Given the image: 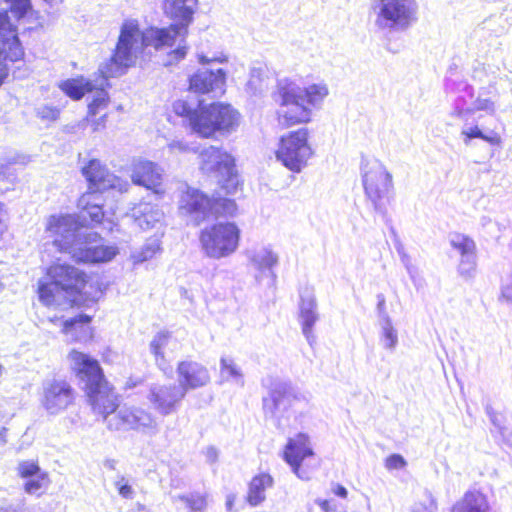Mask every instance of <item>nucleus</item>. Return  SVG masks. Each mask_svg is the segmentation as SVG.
Segmentation results:
<instances>
[{"mask_svg": "<svg viewBox=\"0 0 512 512\" xmlns=\"http://www.w3.org/2000/svg\"><path fill=\"white\" fill-rule=\"evenodd\" d=\"M416 0H378L376 24L383 28H407L417 20Z\"/></svg>", "mask_w": 512, "mask_h": 512, "instance_id": "obj_14", "label": "nucleus"}, {"mask_svg": "<svg viewBox=\"0 0 512 512\" xmlns=\"http://www.w3.org/2000/svg\"><path fill=\"white\" fill-rule=\"evenodd\" d=\"M170 149L178 150L180 152L188 151L189 147L187 144L182 143L181 141H173L169 145Z\"/></svg>", "mask_w": 512, "mask_h": 512, "instance_id": "obj_46", "label": "nucleus"}, {"mask_svg": "<svg viewBox=\"0 0 512 512\" xmlns=\"http://www.w3.org/2000/svg\"><path fill=\"white\" fill-rule=\"evenodd\" d=\"M363 186L368 198L375 204L389 199L393 185L392 176L380 164H374L363 175Z\"/></svg>", "mask_w": 512, "mask_h": 512, "instance_id": "obj_18", "label": "nucleus"}, {"mask_svg": "<svg viewBox=\"0 0 512 512\" xmlns=\"http://www.w3.org/2000/svg\"><path fill=\"white\" fill-rule=\"evenodd\" d=\"M492 106V103H489V102H485L484 104L480 105L477 107L478 110H483V109H487L489 107Z\"/></svg>", "mask_w": 512, "mask_h": 512, "instance_id": "obj_51", "label": "nucleus"}, {"mask_svg": "<svg viewBox=\"0 0 512 512\" xmlns=\"http://www.w3.org/2000/svg\"><path fill=\"white\" fill-rule=\"evenodd\" d=\"M162 216L161 210L150 203L139 202L132 208L133 221L141 230L153 228Z\"/></svg>", "mask_w": 512, "mask_h": 512, "instance_id": "obj_27", "label": "nucleus"}, {"mask_svg": "<svg viewBox=\"0 0 512 512\" xmlns=\"http://www.w3.org/2000/svg\"><path fill=\"white\" fill-rule=\"evenodd\" d=\"M59 89L74 101L81 100L86 94L93 93V97L87 106L84 121L93 132H98L106 127L110 105V96L104 87H96L92 81L83 76L69 78L58 84Z\"/></svg>", "mask_w": 512, "mask_h": 512, "instance_id": "obj_7", "label": "nucleus"}, {"mask_svg": "<svg viewBox=\"0 0 512 512\" xmlns=\"http://www.w3.org/2000/svg\"><path fill=\"white\" fill-rule=\"evenodd\" d=\"M510 289H511L510 287H506V288H505V291L502 293V296H503V297H506V298L508 299V298H509V294H508V292H509V290H510Z\"/></svg>", "mask_w": 512, "mask_h": 512, "instance_id": "obj_52", "label": "nucleus"}, {"mask_svg": "<svg viewBox=\"0 0 512 512\" xmlns=\"http://www.w3.org/2000/svg\"><path fill=\"white\" fill-rule=\"evenodd\" d=\"M171 340V333L168 331L158 332L150 342V350L156 363L165 362L164 351L168 347Z\"/></svg>", "mask_w": 512, "mask_h": 512, "instance_id": "obj_30", "label": "nucleus"}, {"mask_svg": "<svg viewBox=\"0 0 512 512\" xmlns=\"http://www.w3.org/2000/svg\"><path fill=\"white\" fill-rule=\"evenodd\" d=\"M283 460L300 479L308 480L319 466L311 441L306 433H297L288 438L283 451Z\"/></svg>", "mask_w": 512, "mask_h": 512, "instance_id": "obj_10", "label": "nucleus"}, {"mask_svg": "<svg viewBox=\"0 0 512 512\" xmlns=\"http://www.w3.org/2000/svg\"><path fill=\"white\" fill-rule=\"evenodd\" d=\"M117 254L113 246L99 244L85 246L79 250V260L84 263H101L112 260Z\"/></svg>", "mask_w": 512, "mask_h": 512, "instance_id": "obj_28", "label": "nucleus"}, {"mask_svg": "<svg viewBox=\"0 0 512 512\" xmlns=\"http://www.w3.org/2000/svg\"><path fill=\"white\" fill-rule=\"evenodd\" d=\"M406 465L405 459L400 454H391L384 461V466L389 471L402 469Z\"/></svg>", "mask_w": 512, "mask_h": 512, "instance_id": "obj_38", "label": "nucleus"}, {"mask_svg": "<svg viewBox=\"0 0 512 512\" xmlns=\"http://www.w3.org/2000/svg\"><path fill=\"white\" fill-rule=\"evenodd\" d=\"M92 322V316L87 314H78L72 318H69L62 323L61 332L65 335L73 336V341H78V333L82 331V327L87 326L90 334H92V328L89 327Z\"/></svg>", "mask_w": 512, "mask_h": 512, "instance_id": "obj_29", "label": "nucleus"}, {"mask_svg": "<svg viewBox=\"0 0 512 512\" xmlns=\"http://www.w3.org/2000/svg\"><path fill=\"white\" fill-rule=\"evenodd\" d=\"M10 5V11L17 19L25 17L33 11L31 0H5Z\"/></svg>", "mask_w": 512, "mask_h": 512, "instance_id": "obj_35", "label": "nucleus"}, {"mask_svg": "<svg viewBox=\"0 0 512 512\" xmlns=\"http://www.w3.org/2000/svg\"><path fill=\"white\" fill-rule=\"evenodd\" d=\"M60 114V110L54 106H43L38 111V115L42 120L46 121H55L58 119Z\"/></svg>", "mask_w": 512, "mask_h": 512, "instance_id": "obj_40", "label": "nucleus"}, {"mask_svg": "<svg viewBox=\"0 0 512 512\" xmlns=\"http://www.w3.org/2000/svg\"><path fill=\"white\" fill-rule=\"evenodd\" d=\"M177 210L180 216L199 225L208 218L235 217L238 214V205L234 199L210 196L198 188L187 186L179 194Z\"/></svg>", "mask_w": 512, "mask_h": 512, "instance_id": "obj_6", "label": "nucleus"}, {"mask_svg": "<svg viewBox=\"0 0 512 512\" xmlns=\"http://www.w3.org/2000/svg\"><path fill=\"white\" fill-rule=\"evenodd\" d=\"M176 372L179 389L184 394L190 390L200 389L210 383L211 376L208 368L195 360L185 359L177 363Z\"/></svg>", "mask_w": 512, "mask_h": 512, "instance_id": "obj_19", "label": "nucleus"}, {"mask_svg": "<svg viewBox=\"0 0 512 512\" xmlns=\"http://www.w3.org/2000/svg\"><path fill=\"white\" fill-rule=\"evenodd\" d=\"M185 396L177 385L169 384L151 388L148 400L156 412L168 416L177 410Z\"/></svg>", "mask_w": 512, "mask_h": 512, "instance_id": "obj_21", "label": "nucleus"}, {"mask_svg": "<svg viewBox=\"0 0 512 512\" xmlns=\"http://www.w3.org/2000/svg\"><path fill=\"white\" fill-rule=\"evenodd\" d=\"M327 95L328 89L324 84H312L302 90L292 81L278 82L273 97L280 107L276 113L279 125L288 129L310 123L313 107L320 104Z\"/></svg>", "mask_w": 512, "mask_h": 512, "instance_id": "obj_5", "label": "nucleus"}, {"mask_svg": "<svg viewBox=\"0 0 512 512\" xmlns=\"http://www.w3.org/2000/svg\"><path fill=\"white\" fill-rule=\"evenodd\" d=\"M198 0H191V4H197Z\"/></svg>", "mask_w": 512, "mask_h": 512, "instance_id": "obj_54", "label": "nucleus"}, {"mask_svg": "<svg viewBox=\"0 0 512 512\" xmlns=\"http://www.w3.org/2000/svg\"><path fill=\"white\" fill-rule=\"evenodd\" d=\"M199 158L200 169L203 172L224 177L219 183L227 194L237 190L239 182L235 170V159L230 153L221 147L209 146L201 151Z\"/></svg>", "mask_w": 512, "mask_h": 512, "instance_id": "obj_12", "label": "nucleus"}, {"mask_svg": "<svg viewBox=\"0 0 512 512\" xmlns=\"http://www.w3.org/2000/svg\"><path fill=\"white\" fill-rule=\"evenodd\" d=\"M179 500L184 503L188 512H205L207 507V496L202 493L181 495Z\"/></svg>", "mask_w": 512, "mask_h": 512, "instance_id": "obj_32", "label": "nucleus"}, {"mask_svg": "<svg viewBox=\"0 0 512 512\" xmlns=\"http://www.w3.org/2000/svg\"><path fill=\"white\" fill-rule=\"evenodd\" d=\"M315 302L310 301L307 307H301L300 316L302 319V330L303 333L308 338L312 332V328L317 320V315L315 313Z\"/></svg>", "mask_w": 512, "mask_h": 512, "instance_id": "obj_33", "label": "nucleus"}, {"mask_svg": "<svg viewBox=\"0 0 512 512\" xmlns=\"http://www.w3.org/2000/svg\"><path fill=\"white\" fill-rule=\"evenodd\" d=\"M77 399V392L69 382L53 379L43 386L41 405L50 414L56 415L70 406Z\"/></svg>", "mask_w": 512, "mask_h": 512, "instance_id": "obj_16", "label": "nucleus"}, {"mask_svg": "<svg viewBox=\"0 0 512 512\" xmlns=\"http://www.w3.org/2000/svg\"><path fill=\"white\" fill-rule=\"evenodd\" d=\"M333 493L340 497V498H343V499H346L347 496H348V491L347 489L343 486V485H340V484H337L333 487Z\"/></svg>", "mask_w": 512, "mask_h": 512, "instance_id": "obj_44", "label": "nucleus"}, {"mask_svg": "<svg viewBox=\"0 0 512 512\" xmlns=\"http://www.w3.org/2000/svg\"><path fill=\"white\" fill-rule=\"evenodd\" d=\"M301 401V395L290 385L278 384L270 389L268 396L263 399V409L266 413H287Z\"/></svg>", "mask_w": 512, "mask_h": 512, "instance_id": "obj_22", "label": "nucleus"}, {"mask_svg": "<svg viewBox=\"0 0 512 512\" xmlns=\"http://www.w3.org/2000/svg\"><path fill=\"white\" fill-rule=\"evenodd\" d=\"M3 210H4V205H3V203L0 202V240L2 239V236L6 230V225L4 224L3 219H2Z\"/></svg>", "mask_w": 512, "mask_h": 512, "instance_id": "obj_47", "label": "nucleus"}, {"mask_svg": "<svg viewBox=\"0 0 512 512\" xmlns=\"http://www.w3.org/2000/svg\"><path fill=\"white\" fill-rule=\"evenodd\" d=\"M475 267H476V264L474 261L463 260V261H461L460 267H459L460 274L463 277L468 278L471 276V272L475 270Z\"/></svg>", "mask_w": 512, "mask_h": 512, "instance_id": "obj_42", "label": "nucleus"}, {"mask_svg": "<svg viewBox=\"0 0 512 512\" xmlns=\"http://www.w3.org/2000/svg\"><path fill=\"white\" fill-rule=\"evenodd\" d=\"M17 475L25 480L23 490L30 495H42L51 483L49 473L41 469L38 460L20 461Z\"/></svg>", "mask_w": 512, "mask_h": 512, "instance_id": "obj_20", "label": "nucleus"}, {"mask_svg": "<svg viewBox=\"0 0 512 512\" xmlns=\"http://www.w3.org/2000/svg\"><path fill=\"white\" fill-rule=\"evenodd\" d=\"M317 504L324 512H332L335 511L336 506L334 503H332L331 500L328 499H320L317 500Z\"/></svg>", "mask_w": 512, "mask_h": 512, "instance_id": "obj_43", "label": "nucleus"}, {"mask_svg": "<svg viewBox=\"0 0 512 512\" xmlns=\"http://www.w3.org/2000/svg\"><path fill=\"white\" fill-rule=\"evenodd\" d=\"M397 341V331L391 325L390 321L387 320L382 329L381 342L383 343L385 348L392 349L396 346Z\"/></svg>", "mask_w": 512, "mask_h": 512, "instance_id": "obj_36", "label": "nucleus"}, {"mask_svg": "<svg viewBox=\"0 0 512 512\" xmlns=\"http://www.w3.org/2000/svg\"><path fill=\"white\" fill-rule=\"evenodd\" d=\"M25 50L18 28L11 21L8 10L0 11V87L9 76L7 63L23 61Z\"/></svg>", "mask_w": 512, "mask_h": 512, "instance_id": "obj_13", "label": "nucleus"}, {"mask_svg": "<svg viewBox=\"0 0 512 512\" xmlns=\"http://www.w3.org/2000/svg\"><path fill=\"white\" fill-rule=\"evenodd\" d=\"M116 485V488L118 490V493L123 497V498H126V499H129V498H132L133 496V489L131 487V485H129L125 480L124 478H122L121 480L117 481L115 483Z\"/></svg>", "mask_w": 512, "mask_h": 512, "instance_id": "obj_41", "label": "nucleus"}, {"mask_svg": "<svg viewBox=\"0 0 512 512\" xmlns=\"http://www.w3.org/2000/svg\"><path fill=\"white\" fill-rule=\"evenodd\" d=\"M143 384L142 379H134V378H128L127 381L124 384V390L133 389L139 385Z\"/></svg>", "mask_w": 512, "mask_h": 512, "instance_id": "obj_45", "label": "nucleus"}, {"mask_svg": "<svg viewBox=\"0 0 512 512\" xmlns=\"http://www.w3.org/2000/svg\"><path fill=\"white\" fill-rule=\"evenodd\" d=\"M465 143H469L472 139H481L490 145L498 146L502 143V137L497 132L484 134L478 126L471 127L462 131Z\"/></svg>", "mask_w": 512, "mask_h": 512, "instance_id": "obj_31", "label": "nucleus"}, {"mask_svg": "<svg viewBox=\"0 0 512 512\" xmlns=\"http://www.w3.org/2000/svg\"><path fill=\"white\" fill-rule=\"evenodd\" d=\"M94 239H101L100 235L98 233L93 234Z\"/></svg>", "mask_w": 512, "mask_h": 512, "instance_id": "obj_53", "label": "nucleus"}, {"mask_svg": "<svg viewBox=\"0 0 512 512\" xmlns=\"http://www.w3.org/2000/svg\"><path fill=\"white\" fill-rule=\"evenodd\" d=\"M198 241L204 255L222 259L234 254L241 241V229L234 221L215 219L198 233Z\"/></svg>", "mask_w": 512, "mask_h": 512, "instance_id": "obj_8", "label": "nucleus"}, {"mask_svg": "<svg viewBox=\"0 0 512 512\" xmlns=\"http://www.w3.org/2000/svg\"><path fill=\"white\" fill-rule=\"evenodd\" d=\"M44 280L38 282L37 294L45 306L57 303L62 296L71 308L88 307L102 294L95 275L67 262L55 261L44 270Z\"/></svg>", "mask_w": 512, "mask_h": 512, "instance_id": "obj_3", "label": "nucleus"}, {"mask_svg": "<svg viewBox=\"0 0 512 512\" xmlns=\"http://www.w3.org/2000/svg\"><path fill=\"white\" fill-rule=\"evenodd\" d=\"M234 500H235V497H234V496H230V497H228V499H227V501H226V506H227V509H228V510H232Z\"/></svg>", "mask_w": 512, "mask_h": 512, "instance_id": "obj_50", "label": "nucleus"}, {"mask_svg": "<svg viewBox=\"0 0 512 512\" xmlns=\"http://www.w3.org/2000/svg\"><path fill=\"white\" fill-rule=\"evenodd\" d=\"M189 47L187 45H180L177 48L167 53L166 66L176 65L181 62L187 55Z\"/></svg>", "mask_w": 512, "mask_h": 512, "instance_id": "obj_37", "label": "nucleus"}, {"mask_svg": "<svg viewBox=\"0 0 512 512\" xmlns=\"http://www.w3.org/2000/svg\"><path fill=\"white\" fill-rule=\"evenodd\" d=\"M80 172L87 184L86 192L103 194L115 191L122 194L130 189V183L114 174L99 158H89L81 166Z\"/></svg>", "mask_w": 512, "mask_h": 512, "instance_id": "obj_11", "label": "nucleus"}, {"mask_svg": "<svg viewBox=\"0 0 512 512\" xmlns=\"http://www.w3.org/2000/svg\"><path fill=\"white\" fill-rule=\"evenodd\" d=\"M77 229H79L78 220L71 214L50 215L45 226V232L52 238L53 245L61 253L69 250L73 232Z\"/></svg>", "mask_w": 512, "mask_h": 512, "instance_id": "obj_17", "label": "nucleus"}, {"mask_svg": "<svg viewBox=\"0 0 512 512\" xmlns=\"http://www.w3.org/2000/svg\"><path fill=\"white\" fill-rule=\"evenodd\" d=\"M274 485V478L267 472H261L254 475L249 484L246 495V502L252 506H258L266 499L265 492Z\"/></svg>", "mask_w": 512, "mask_h": 512, "instance_id": "obj_25", "label": "nucleus"}, {"mask_svg": "<svg viewBox=\"0 0 512 512\" xmlns=\"http://www.w3.org/2000/svg\"><path fill=\"white\" fill-rule=\"evenodd\" d=\"M436 506L431 503L429 507L422 505L420 509H417L415 512H435Z\"/></svg>", "mask_w": 512, "mask_h": 512, "instance_id": "obj_48", "label": "nucleus"}, {"mask_svg": "<svg viewBox=\"0 0 512 512\" xmlns=\"http://www.w3.org/2000/svg\"><path fill=\"white\" fill-rule=\"evenodd\" d=\"M95 193L84 192L78 198V208L82 220L78 221L79 228L100 225L105 218L103 205L93 201Z\"/></svg>", "mask_w": 512, "mask_h": 512, "instance_id": "obj_23", "label": "nucleus"}, {"mask_svg": "<svg viewBox=\"0 0 512 512\" xmlns=\"http://www.w3.org/2000/svg\"><path fill=\"white\" fill-rule=\"evenodd\" d=\"M174 116L182 118L186 127L201 139H216L235 131L241 115L231 104L221 101L205 103L201 100L193 106L187 100L178 99L172 103Z\"/></svg>", "mask_w": 512, "mask_h": 512, "instance_id": "obj_4", "label": "nucleus"}, {"mask_svg": "<svg viewBox=\"0 0 512 512\" xmlns=\"http://www.w3.org/2000/svg\"><path fill=\"white\" fill-rule=\"evenodd\" d=\"M191 0H165V14L172 21L168 27L143 30L136 19L124 20L119 31L114 50L107 63L109 76L123 74L127 69L146 62L151 54L146 52L149 46L155 50L172 47L177 37L185 38L194 19Z\"/></svg>", "mask_w": 512, "mask_h": 512, "instance_id": "obj_1", "label": "nucleus"}, {"mask_svg": "<svg viewBox=\"0 0 512 512\" xmlns=\"http://www.w3.org/2000/svg\"><path fill=\"white\" fill-rule=\"evenodd\" d=\"M129 171L131 182L134 185L143 187L158 197L165 195L163 169L158 163L147 158H133Z\"/></svg>", "mask_w": 512, "mask_h": 512, "instance_id": "obj_15", "label": "nucleus"}, {"mask_svg": "<svg viewBox=\"0 0 512 512\" xmlns=\"http://www.w3.org/2000/svg\"><path fill=\"white\" fill-rule=\"evenodd\" d=\"M220 367L221 372L229 377L238 378L242 375L236 364L226 358H221Z\"/></svg>", "mask_w": 512, "mask_h": 512, "instance_id": "obj_39", "label": "nucleus"}, {"mask_svg": "<svg viewBox=\"0 0 512 512\" xmlns=\"http://www.w3.org/2000/svg\"><path fill=\"white\" fill-rule=\"evenodd\" d=\"M450 512H490L487 496L478 490H468L452 507Z\"/></svg>", "mask_w": 512, "mask_h": 512, "instance_id": "obj_26", "label": "nucleus"}, {"mask_svg": "<svg viewBox=\"0 0 512 512\" xmlns=\"http://www.w3.org/2000/svg\"><path fill=\"white\" fill-rule=\"evenodd\" d=\"M379 305H380V306L384 305V300L380 301V302H379Z\"/></svg>", "mask_w": 512, "mask_h": 512, "instance_id": "obj_55", "label": "nucleus"}, {"mask_svg": "<svg viewBox=\"0 0 512 512\" xmlns=\"http://www.w3.org/2000/svg\"><path fill=\"white\" fill-rule=\"evenodd\" d=\"M73 374L83 382V393L91 411L108 430L144 431L156 426L154 417L145 409L120 405V395L108 380L99 361L77 349L68 353Z\"/></svg>", "mask_w": 512, "mask_h": 512, "instance_id": "obj_2", "label": "nucleus"}, {"mask_svg": "<svg viewBox=\"0 0 512 512\" xmlns=\"http://www.w3.org/2000/svg\"><path fill=\"white\" fill-rule=\"evenodd\" d=\"M451 245L462 255H470L475 252L474 241L470 237L462 234H456L451 240Z\"/></svg>", "mask_w": 512, "mask_h": 512, "instance_id": "obj_34", "label": "nucleus"}, {"mask_svg": "<svg viewBox=\"0 0 512 512\" xmlns=\"http://www.w3.org/2000/svg\"><path fill=\"white\" fill-rule=\"evenodd\" d=\"M198 60H199V62H200L201 64H209V63H211V62H213V61H216L217 59H216V58H212V59H210V58H207V57H206V56H204V55H199V56H198Z\"/></svg>", "mask_w": 512, "mask_h": 512, "instance_id": "obj_49", "label": "nucleus"}, {"mask_svg": "<svg viewBox=\"0 0 512 512\" xmlns=\"http://www.w3.org/2000/svg\"><path fill=\"white\" fill-rule=\"evenodd\" d=\"M274 154L285 168L299 173L314 155L310 130L307 127H299L282 134Z\"/></svg>", "mask_w": 512, "mask_h": 512, "instance_id": "obj_9", "label": "nucleus"}, {"mask_svg": "<svg viewBox=\"0 0 512 512\" xmlns=\"http://www.w3.org/2000/svg\"><path fill=\"white\" fill-rule=\"evenodd\" d=\"M225 82V73L222 69L217 72L197 71L188 80V89L198 94H207L222 86Z\"/></svg>", "mask_w": 512, "mask_h": 512, "instance_id": "obj_24", "label": "nucleus"}]
</instances>
